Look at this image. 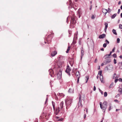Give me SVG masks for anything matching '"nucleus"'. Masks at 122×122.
I'll return each instance as SVG.
<instances>
[{
    "label": "nucleus",
    "instance_id": "nucleus-7",
    "mask_svg": "<svg viewBox=\"0 0 122 122\" xmlns=\"http://www.w3.org/2000/svg\"><path fill=\"white\" fill-rule=\"evenodd\" d=\"M111 61V60L110 58H107L105 59V60L104 61V63L105 64H106L108 63H109Z\"/></svg>",
    "mask_w": 122,
    "mask_h": 122
},
{
    "label": "nucleus",
    "instance_id": "nucleus-56",
    "mask_svg": "<svg viewBox=\"0 0 122 122\" xmlns=\"http://www.w3.org/2000/svg\"><path fill=\"white\" fill-rule=\"evenodd\" d=\"M120 9H118V12H117V13L118 14H119L120 12Z\"/></svg>",
    "mask_w": 122,
    "mask_h": 122
},
{
    "label": "nucleus",
    "instance_id": "nucleus-25",
    "mask_svg": "<svg viewBox=\"0 0 122 122\" xmlns=\"http://www.w3.org/2000/svg\"><path fill=\"white\" fill-rule=\"evenodd\" d=\"M70 46H69L68 47L67 51H66V53H68L69 52V51L70 50Z\"/></svg>",
    "mask_w": 122,
    "mask_h": 122
},
{
    "label": "nucleus",
    "instance_id": "nucleus-40",
    "mask_svg": "<svg viewBox=\"0 0 122 122\" xmlns=\"http://www.w3.org/2000/svg\"><path fill=\"white\" fill-rule=\"evenodd\" d=\"M73 90L71 88H70L68 90V92H72L73 91Z\"/></svg>",
    "mask_w": 122,
    "mask_h": 122
},
{
    "label": "nucleus",
    "instance_id": "nucleus-1",
    "mask_svg": "<svg viewBox=\"0 0 122 122\" xmlns=\"http://www.w3.org/2000/svg\"><path fill=\"white\" fill-rule=\"evenodd\" d=\"M72 100L71 98H69L65 100V102L66 106V108H69L71 105V104L72 102Z\"/></svg>",
    "mask_w": 122,
    "mask_h": 122
},
{
    "label": "nucleus",
    "instance_id": "nucleus-29",
    "mask_svg": "<svg viewBox=\"0 0 122 122\" xmlns=\"http://www.w3.org/2000/svg\"><path fill=\"white\" fill-rule=\"evenodd\" d=\"M114 84V82H112V83L109 86V88L110 89L112 87Z\"/></svg>",
    "mask_w": 122,
    "mask_h": 122
},
{
    "label": "nucleus",
    "instance_id": "nucleus-52",
    "mask_svg": "<svg viewBox=\"0 0 122 122\" xmlns=\"http://www.w3.org/2000/svg\"><path fill=\"white\" fill-rule=\"evenodd\" d=\"M107 27H105V28L104 29V30L105 31V32L106 31L107 29Z\"/></svg>",
    "mask_w": 122,
    "mask_h": 122
},
{
    "label": "nucleus",
    "instance_id": "nucleus-28",
    "mask_svg": "<svg viewBox=\"0 0 122 122\" xmlns=\"http://www.w3.org/2000/svg\"><path fill=\"white\" fill-rule=\"evenodd\" d=\"M119 64H120L119 65V68L121 69H122V62H119Z\"/></svg>",
    "mask_w": 122,
    "mask_h": 122
},
{
    "label": "nucleus",
    "instance_id": "nucleus-17",
    "mask_svg": "<svg viewBox=\"0 0 122 122\" xmlns=\"http://www.w3.org/2000/svg\"><path fill=\"white\" fill-rule=\"evenodd\" d=\"M64 57L62 56L61 55H59L58 56V60H61L62 59H64Z\"/></svg>",
    "mask_w": 122,
    "mask_h": 122
},
{
    "label": "nucleus",
    "instance_id": "nucleus-37",
    "mask_svg": "<svg viewBox=\"0 0 122 122\" xmlns=\"http://www.w3.org/2000/svg\"><path fill=\"white\" fill-rule=\"evenodd\" d=\"M107 44L106 43H104L103 45V47L104 48H105L107 47Z\"/></svg>",
    "mask_w": 122,
    "mask_h": 122
},
{
    "label": "nucleus",
    "instance_id": "nucleus-5",
    "mask_svg": "<svg viewBox=\"0 0 122 122\" xmlns=\"http://www.w3.org/2000/svg\"><path fill=\"white\" fill-rule=\"evenodd\" d=\"M76 17L75 16H72L71 17V21L70 23L71 24H75L76 23Z\"/></svg>",
    "mask_w": 122,
    "mask_h": 122
},
{
    "label": "nucleus",
    "instance_id": "nucleus-57",
    "mask_svg": "<svg viewBox=\"0 0 122 122\" xmlns=\"http://www.w3.org/2000/svg\"><path fill=\"white\" fill-rule=\"evenodd\" d=\"M78 43L79 45H81V41L80 40H79V41Z\"/></svg>",
    "mask_w": 122,
    "mask_h": 122
},
{
    "label": "nucleus",
    "instance_id": "nucleus-61",
    "mask_svg": "<svg viewBox=\"0 0 122 122\" xmlns=\"http://www.w3.org/2000/svg\"><path fill=\"white\" fill-rule=\"evenodd\" d=\"M79 78H79V77L78 78V79H77V82L78 83H79Z\"/></svg>",
    "mask_w": 122,
    "mask_h": 122
},
{
    "label": "nucleus",
    "instance_id": "nucleus-19",
    "mask_svg": "<svg viewBox=\"0 0 122 122\" xmlns=\"http://www.w3.org/2000/svg\"><path fill=\"white\" fill-rule=\"evenodd\" d=\"M110 55H109V54H106V55H105L104 56V57L105 58V59H106L107 58H109V56Z\"/></svg>",
    "mask_w": 122,
    "mask_h": 122
},
{
    "label": "nucleus",
    "instance_id": "nucleus-41",
    "mask_svg": "<svg viewBox=\"0 0 122 122\" xmlns=\"http://www.w3.org/2000/svg\"><path fill=\"white\" fill-rule=\"evenodd\" d=\"M105 42H107L106 44H108L109 43V42L107 39L105 40Z\"/></svg>",
    "mask_w": 122,
    "mask_h": 122
},
{
    "label": "nucleus",
    "instance_id": "nucleus-26",
    "mask_svg": "<svg viewBox=\"0 0 122 122\" xmlns=\"http://www.w3.org/2000/svg\"><path fill=\"white\" fill-rule=\"evenodd\" d=\"M63 120L64 118L61 117L59 119L57 120V121H62Z\"/></svg>",
    "mask_w": 122,
    "mask_h": 122
},
{
    "label": "nucleus",
    "instance_id": "nucleus-43",
    "mask_svg": "<svg viewBox=\"0 0 122 122\" xmlns=\"http://www.w3.org/2000/svg\"><path fill=\"white\" fill-rule=\"evenodd\" d=\"M119 28L120 29H122V25L120 24L119 25Z\"/></svg>",
    "mask_w": 122,
    "mask_h": 122
},
{
    "label": "nucleus",
    "instance_id": "nucleus-21",
    "mask_svg": "<svg viewBox=\"0 0 122 122\" xmlns=\"http://www.w3.org/2000/svg\"><path fill=\"white\" fill-rule=\"evenodd\" d=\"M52 103L53 107L54 110L55 111V103L53 101H52Z\"/></svg>",
    "mask_w": 122,
    "mask_h": 122
},
{
    "label": "nucleus",
    "instance_id": "nucleus-36",
    "mask_svg": "<svg viewBox=\"0 0 122 122\" xmlns=\"http://www.w3.org/2000/svg\"><path fill=\"white\" fill-rule=\"evenodd\" d=\"M104 25H105V27H108V24L107 23L105 22L104 24Z\"/></svg>",
    "mask_w": 122,
    "mask_h": 122
},
{
    "label": "nucleus",
    "instance_id": "nucleus-34",
    "mask_svg": "<svg viewBox=\"0 0 122 122\" xmlns=\"http://www.w3.org/2000/svg\"><path fill=\"white\" fill-rule=\"evenodd\" d=\"M112 105H111V103H110L109 104V107L108 108V111H110V110H111V106Z\"/></svg>",
    "mask_w": 122,
    "mask_h": 122
},
{
    "label": "nucleus",
    "instance_id": "nucleus-32",
    "mask_svg": "<svg viewBox=\"0 0 122 122\" xmlns=\"http://www.w3.org/2000/svg\"><path fill=\"white\" fill-rule=\"evenodd\" d=\"M112 32L114 34H115L116 35H117V33L116 32V30L115 29H113L112 30Z\"/></svg>",
    "mask_w": 122,
    "mask_h": 122
},
{
    "label": "nucleus",
    "instance_id": "nucleus-24",
    "mask_svg": "<svg viewBox=\"0 0 122 122\" xmlns=\"http://www.w3.org/2000/svg\"><path fill=\"white\" fill-rule=\"evenodd\" d=\"M117 14L115 13L111 16V18L112 19H114L116 16Z\"/></svg>",
    "mask_w": 122,
    "mask_h": 122
},
{
    "label": "nucleus",
    "instance_id": "nucleus-35",
    "mask_svg": "<svg viewBox=\"0 0 122 122\" xmlns=\"http://www.w3.org/2000/svg\"><path fill=\"white\" fill-rule=\"evenodd\" d=\"M107 95V92H105L104 93V97H106Z\"/></svg>",
    "mask_w": 122,
    "mask_h": 122
},
{
    "label": "nucleus",
    "instance_id": "nucleus-59",
    "mask_svg": "<svg viewBox=\"0 0 122 122\" xmlns=\"http://www.w3.org/2000/svg\"><path fill=\"white\" fill-rule=\"evenodd\" d=\"M114 101L115 102H119V101L117 100H114Z\"/></svg>",
    "mask_w": 122,
    "mask_h": 122
},
{
    "label": "nucleus",
    "instance_id": "nucleus-38",
    "mask_svg": "<svg viewBox=\"0 0 122 122\" xmlns=\"http://www.w3.org/2000/svg\"><path fill=\"white\" fill-rule=\"evenodd\" d=\"M120 39L119 38H117V43H119L120 42Z\"/></svg>",
    "mask_w": 122,
    "mask_h": 122
},
{
    "label": "nucleus",
    "instance_id": "nucleus-14",
    "mask_svg": "<svg viewBox=\"0 0 122 122\" xmlns=\"http://www.w3.org/2000/svg\"><path fill=\"white\" fill-rule=\"evenodd\" d=\"M51 33L49 35H48L47 38H48L49 37H51V39L53 38L54 33H53L52 34V33L51 32Z\"/></svg>",
    "mask_w": 122,
    "mask_h": 122
},
{
    "label": "nucleus",
    "instance_id": "nucleus-46",
    "mask_svg": "<svg viewBox=\"0 0 122 122\" xmlns=\"http://www.w3.org/2000/svg\"><path fill=\"white\" fill-rule=\"evenodd\" d=\"M55 100H57L58 99L57 97V96L55 94Z\"/></svg>",
    "mask_w": 122,
    "mask_h": 122
},
{
    "label": "nucleus",
    "instance_id": "nucleus-31",
    "mask_svg": "<svg viewBox=\"0 0 122 122\" xmlns=\"http://www.w3.org/2000/svg\"><path fill=\"white\" fill-rule=\"evenodd\" d=\"M118 92H119L120 94H122V88H120L118 90Z\"/></svg>",
    "mask_w": 122,
    "mask_h": 122
},
{
    "label": "nucleus",
    "instance_id": "nucleus-64",
    "mask_svg": "<svg viewBox=\"0 0 122 122\" xmlns=\"http://www.w3.org/2000/svg\"><path fill=\"white\" fill-rule=\"evenodd\" d=\"M104 119V117H103L102 118V119L101 121L100 122H103V120Z\"/></svg>",
    "mask_w": 122,
    "mask_h": 122
},
{
    "label": "nucleus",
    "instance_id": "nucleus-39",
    "mask_svg": "<svg viewBox=\"0 0 122 122\" xmlns=\"http://www.w3.org/2000/svg\"><path fill=\"white\" fill-rule=\"evenodd\" d=\"M113 56L114 58H116L117 57V55L116 54H114L113 55Z\"/></svg>",
    "mask_w": 122,
    "mask_h": 122
},
{
    "label": "nucleus",
    "instance_id": "nucleus-54",
    "mask_svg": "<svg viewBox=\"0 0 122 122\" xmlns=\"http://www.w3.org/2000/svg\"><path fill=\"white\" fill-rule=\"evenodd\" d=\"M47 100H48V98L47 97L46 99V101L45 102V104H46V103L47 102Z\"/></svg>",
    "mask_w": 122,
    "mask_h": 122
},
{
    "label": "nucleus",
    "instance_id": "nucleus-15",
    "mask_svg": "<svg viewBox=\"0 0 122 122\" xmlns=\"http://www.w3.org/2000/svg\"><path fill=\"white\" fill-rule=\"evenodd\" d=\"M57 52L56 51H54L51 53V56L52 57H53L57 54Z\"/></svg>",
    "mask_w": 122,
    "mask_h": 122
},
{
    "label": "nucleus",
    "instance_id": "nucleus-44",
    "mask_svg": "<svg viewBox=\"0 0 122 122\" xmlns=\"http://www.w3.org/2000/svg\"><path fill=\"white\" fill-rule=\"evenodd\" d=\"M99 91H100V92H101V94L102 95L103 94V91H102V90H101L100 89H99Z\"/></svg>",
    "mask_w": 122,
    "mask_h": 122
},
{
    "label": "nucleus",
    "instance_id": "nucleus-63",
    "mask_svg": "<svg viewBox=\"0 0 122 122\" xmlns=\"http://www.w3.org/2000/svg\"><path fill=\"white\" fill-rule=\"evenodd\" d=\"M86 117V114H85L84 115V119H85Z\"/></svg>",
    "mask_w": 122,
    "mask_h": 122
},
{
    "label": "nucleus",
    "instance_id": "nucleus-9",
    "mask_svg": "<svg viewBox=\"0 0 122 122\" xmlns=\"http://www.w3.org/2000/svg\"><path fill=\"white\" fill-rule=\"evenodd\" d=\"M49 74L51 75L52 77H53L54 76L52 74L53 73V71L52 69H49Z\"/></svg>",
    "mask_w": 122,
    "mask_h": 122
},
{
    "label": "nucleus",
    "instance_id": "nucleus-2",
    "mask_svg": "<svg viewBox=\"0 0 122 122\" xmlns=\"http://www.w3.org/2000/svg\"><path fill=\"white\" fill-rule=\"evenodd\" d=\"M107 102L104 101L102 103V107L101 108L102 109V111L103 113L105 112L106 110L107 109Z\"/></svg>",
    "mask_w": 122,
    "mask_h": 122
},
{
    "label": "nucleus",
    "instance_id": "nucleus-42",
    "mask_svg": "<svg viewBox=\"0 0 122 122\" xmlns=\"http://www.w3.org/2000/svg\"><path fill=\"white\" fill-rule=\"evenodd\" d=\"M99 103L100 105V107H101V108H102V102H100Z\"/></svg>",
    "mask_w": 122,
    "mask_h": 122
},
{
    "label": "nucleus",
    "instance_id": "nucleus-50",
    "mask_svg": "<svg viewBox=\"0 0 122 122\" xmlns=\"http://www.w3.org/2000/svg\"><path fill=\"white\" fill-rule=\"evenodd\" d=\"M108 12H107L108 13H109V12H111V10L110 9V8H108Z\"/></svg>",
    "mask_w": 122,
    "mask_h": 122
},
{
    "label": "nucleus",
    "instance_id": "nucleus-20",
    "mask_svg": "<svg viewBox=\"0 0 122 122\" xmlns=\"http://www.w3.org/2000/svg\"><path fill=\"white\" fill-rule=\"evenodd\" d=\"M103 78V76H100V81H101V82L102 83H104V81H103L102 80Z\"/></svg>",
    "mask_w": 122,
    "mask_h": 122
},
{
    "label": "nucleus",
    "instance_id": "nucleus-49",
    "mask_svg": "<svg viewBox=\"0 0 122 122\" xmlns=\"http://www.w3.org/2000/svg\"><path fill=\"white\" fill-rule=\"evenodd\" d=\"M118 80L120 82H122V79L121 78H119Z\"/></svg>",
    "mask_w": 122,
    "mask_h": 122
},
{
    "label": "nucleus",
    "instance_id": "nucleus-3",
    "mask_svg": "<svg viewBox=\"0 0 122 122\" xmlns=\"http://www.w3.org/2000/svg\"><path fill=\"white\" fill-rule=\"evenodd\" d=\"M60 107H58L56 108V111H55V114L59 116H61L62 115V114L63 113V112H60Z\"/></svg>",
    "mask_w": 122,
    "mask_h": 122
},
{
    "label": "nucleus",
    "instance_id": "nucleus-27",
    "mask_svg": "<svg viewBox=\"0 0 122 122\" xmlns=\"http://www.w3.org/2000/svg\"><path fill=\"white\" fill-rule=\"evenodd\" d=\"M102 70L99 71H98V74H99V76H103L102 74Z\"/></svg>",
    "mask_w": 122,
    "mask_h": 122
},
{
    "label": "nucleus",
    "instance_id": "nucleus-22",
    "mask_svg": "<svg viewBox=\"0 0 122 122\" xmlns=\"http://www.w3.org/2000/svg\"><path fill=\"white\" fill-rule=\"evenodd\" d=\"M81 58H82V57L84 55V51L83 49H81Z\"/></svg>",
    "mask_w": 122,
    "mask_h": 122
},
{
    "label": "nucleus",
    "instance_id": "nucleus-6",
    "mask_svg": "<svg viewBox=\"0 0 122 122\" xmlns=\"http://www.w3.org/2000/svg\"><path fill=\"white\" fill-rule=\"evenodd\" d=\"M78 32L77 31L75 33L74 35V39L72 43H73L74 44H75L76 43V41H75V39L76 40L77 39V35Z\"/></svg>",
    "mask_w": 122,
    "mask_h": 122
},
{
    "label": "nucleus",
    "instance_id": "nucleus-62",
    "mask_svg": "<svg viewBox=\"0 0 122 122\" xmlns=\"http://www.w3.org/2000/svg\"><path fill=\"white\" fill-rule=\"evenodd\" d=\"M85 109H86V113H87V112H88V110H87V108H85Z\"/></svg>",
    "mask_w": 122,
    "mask_h": 122
},
{
    "label": "nucleus",
    "instance_id": "nucleus-16",
    "mask_svg": "<svg viewBox=\"0 0 122 122\" xmlns=\"http://www.w3.org/2000/svg\"><path fill=\"white\" fill-rule=\"evenodd\" d=\"M63 104L64 102H61L60 104V106L61 109H62L63 108Z\"/></svg>",
    "mask_w": 122,
    "mask_h": 122
},
{
    "label": "nucleus",
    "instance_id": "nucleus-30",
    "mask_svg": "<svg viewBox=\"0 0 122 122\" xmlns=\"http://www.w3.org/2000/svg\"><path fill=\"white\" fill-rule=\"evenodd\" d=\"M85 77L86 78V79H85L86 80V83L88 81L89 78V77L88 76H86Z\"/></svg>",
    "mask_w": 122,
    "mask_h": 122
},
{
    "label": "nucleus",
    "instance_id": "nucleus-10",
    "mask_svg": "<svg viewBox=\"0 0 122 122\" xmlns=\"http://www.w3.org/2000/svg\"><path fill=\"white\" fill-rule=\"evenodd\" d=\"M81 96L80 95V96L79 97V107H82V103H81Z\"/></svg>",
    "mask_w": 122,
    "mask_h": 122
},
{
    "label": "nucleus",
    "instance_id": "nucleus-47",
    "mask_svg": "<svg viewBox=\"0 0 122 122\" xmlns=\"http://www.w3.org/2000/svg\"><path fill=\"white\" fill-rule=\"evenodd\" d=\"M96 90V88L95 86H94L93 87V90L94 91H95Z\"/></svg>",
    "mask_w": 122,
    "mask_h": 122
},
{
    "label": "nucleus",
    "instance_id": "nucleus-55",
    "mask_svg": "<svg viewBox=\"0 0 122 122\" xmlns=\"http://www.w3.org/2000/svg\"><path fill=\"white\" fill-rule=\"evenodd\" d=\"M116 73H114V77H113V78H114V77H115V78H116Z\"/></svg>",
    "mask_w": 122,
    "mask_h": 122
},
{
    "label": "nucleus",
    "instance_id": "nucleus-23",
    "mask_svg": "<svg viewBox=\"0 0 122 122\" xmlns=\"http://www.w3.org/2000/svg\"><path fill=\"white\" fill-rule=\"evenodd\" d=\"M68 32L69 33V37H70L71 36V35L72 33V31L71 30H68Z\"/></svg>",
    "mask_w": 122,
    "mask_h": 122
},
{
    "label": "nucleus",
    "instance_id": "nucleus-33",
    "mask_svg": "<svg viewBox=\"0 0 122 122\" xmlns=\"http://www.w3.org/2000/svg\"><path fill=\"white\" fill-rule=\"evenodd\" d=\"M81 100H82L83 101L85 100V96L84 95H82L81 96Z\"/></svg>",
    "mask_w": 122,
    "mask_h": 122
},
{
    "label": "nucleus",
    "instance_id": "nucleus-58",
    "mask_svg": "<svg viewBox=\"0 0 122 122\" xmlns=\"http://www.w3.org/2000/svg\"><path fill=\"white\" fill-rule=\"evenodd\" d=\"M56 119H59L60 118V117H58V116H56Z\"/></svg>",
    "mask_w": 122,
    "mask_h": 122
},
{
    "label": "nucleus",
    "instance_id": "nucleus-51",
    "mask_svg": "<svg viewBox=\"0 0 122 122\" xmlns=\"http://www.w3.org/2000/svg\"><path fill=\"white\" fill-rule=\"evenodd\" d=\"M118 80V79H116L115 80L114 82L115 83H116L117 82V81Z\"/></svg>",
    "mask_w": 122,
    "mask_h": 122
},
{
    "label": "nucleus",
    "instance_id": "nucleus-53",
    "mask_svg": "<svg viewBox=\"0 0 122 122\" xmlns=\"http://www.w3.org/2000/svg\"><path fill=\"white\" fill-rule=\"evenodd\" d=\"M97 61V59H95V60H94V63H96Z\"/></svg>",
    "mask_w": 122,
    "mask_h": 122
},
{
    "label": "nucleus",
    "instance_id": "nucleus-13",
    "mask_svg": "<svg viewBox=\"0 0 122 122\" xmlns=\"http://www.w3.org/2000/svg\"><path fill=\"white\" fill-rule=\"evenodd\" d=\"M76 75L77 78H78L79 77V78H80V73L79 71H77Z\"/></svg>",
    "mask_w": 122,
    "mask_h": 122
},
{
    "label": "nucleus",
    "instance_id": "nucleus-48",
    "mask_svg": "<svg viewBox=\"0 0 122 122\" xmlns=\"http://www.w3.org/2000/svg\"><path fill=\"white\" fill-rule=\"evenodd\" d=\"M95 18V16H94L93 15H92V16L91 17V18L92 19H94V18Z\"/></svg>",
    "mask_w": 122,
    "mask_h": 122
},
{
    "label": "nucleus",
    "instance_id": "nucleus-4",
    "mask_svg": "<svg viewBox=\"0 0 122 122\" xmlns=\"http://www.w3.org/2000/svg\"><path fill=\"white\" fill-rule=\"evenodd\" d=\"M71 71L69 65L68 64L66 67V68L65 72L66 73H67L68 75L70 76H71V74L70 72V71Z\"/></svg>",
    "mask_w": 122,
    "mask_h": 122
},
{
    "label": "nucleus",
    "instance_id": "nucleus-45",
    "mask_svg": "<svg viewBox=\"0 0 122 122\" xmlns=\"http://www.w3.org/2000/svg\"><path fill=\"white\" fill-rule=\"evenodd\" d=\"M114 64H115L116 63V60L115 59H114Z\"/></svg>",
    "mask_w": 122,
    "mask_h": 122
},
{
    "label": "nucleus",
    "instance_id": "nucleus-12",
    "mask_svg": "<svg viewBox=\"0 0 122 122\" xmlns=\"http://www.w3.org/2000/svg\"><path fill=\"white\" fill-rule=\"evenodd\" d=\"M106 35L105 34H103L99 36V39H103L105 37Z\"/></svg>",
    "mask_w": 122,
    "mask_h": 122
},
{
    "label": "nucleus",
    "instance_id": "nucleus-11",
    "mask_svg": "<svg viewBox=\"0 0 122 122\" xmlns=\"http://www.w3.org/2000/svg\"><path fill=\"white\" fill-rule=\"evenodd\" d=\"M102 11L104 15L105 16V15H106V14H107V13L108 11V10H107V9H105L104 8H102Z\"/></svg>",
    "mask_w": 122,
    "mask_h": 122
},
{
    "label": "nucleus",
    "instance_id": "nucleus-18",
    "mask_svg": "<svg viewBox=\"0 0 122 122\" xmlns=\"http://www.w3.org/2000/svg\"><path fill=\"white\" fill-rule=\"evenodd\" d=\"M77 13L78 14H82V12L81 8H79L78 10L77 11Z\"/></svg>",
    "mask_w": 122,
    "mask_h": 122
},
{
    "label": "nucleus",
    "instance_id": "nucleus-60",
    "mask_svg": "<svg viewBox=\"0 0 122 122\" xmlns=\"http://www.w3.org/2000/svg\"><path fill=\"white\" fill-rule=\"evenodd\" d=\"M115 48L114 47V48H113V49L112 50V52H114V51H115Z\"/></svg>",
    "mask_w": 122,
    "mask_h": 122
},
{
    "label": "nucleus",
    "instance_id": "nucleus-8",
    "mask_svg": "<svg viewBox=\"0 0 122 122\" xmlns=\"http://www.w3.org/2000/svg\"><path fill=\"white\" fill-rule=\"evenodd\" d=\"M62 75V72L61 71H59L57 73V78L59 79H60L61 77V75Z\"/></svg>",
    "mask_w": 122,
    "mask_h": 122
}]
</instances>
